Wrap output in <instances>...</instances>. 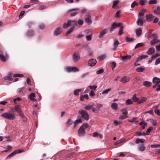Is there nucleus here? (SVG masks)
<instances>
[{
	"label": "nucleus",
	"instance_id": "obj_61",
	"mask_svg": "<svg viewBox=\"0 0 160 160\" xmlns=\"http://www.w3.org/2000/svg\"><path fill=\"white\" fill-rule=\"evenodd\" d=\"M104 71V69H100L97 71L96 72V73L97 74H99L102 73Z\"/></svg>",
	"mask_w": 160,
	"mask_h": 160
},
{
	"label": "nucleus",
	"instance_id": "obj_29",
	"mask_svg": "<svg viewBox=\"0 0 160 160\" xmlns=\"http://www.w3.org/2000/svg\"><path fill=\"white\" fill-rule=\"evenodd\" d=\"M146 148L144 144L140 145L138 146V149L140 151L143 152L145 150Z\"/></svg>",
	"mask_w": 160,
	"mask_h": 160
},
{
	"label": "nucleus",
	"instance_id": "obj_31",
	"mask_svg": "<svg viewBox=\"0 0 160 160\" xmlns=\"http://www.w3.org/2000/svg\"><path fill=\"white\" fill-rule=\"evenodd\" d=\"M126 140L125 138H122L120 139L119 140L116 141L114 143V145H116L119 144L121 143L122 142L125 141Z\"/></svg>",
	"mask_w": 160,
	"mask_h": 160
},
{
	"label": "nucleus",
	"instance_id": "obj_40",
	"mask_svg": "<svg viewBox=\"0 0 160 160\" xmlns=\"http://www.w3.org/2000/svg\"><path fill=\"white\" fill-rule=\"evenodd\" d=\"M137 35L138 36H140L142 34V30L141 28L137 29L136 31Z\"/></svg>",
	"mask_w": 160,
	"mask_h": 160
},
{
	"label": "nucleus",
	"instance_id": "obj_54",
	"mask_svg": "<svg viewBox=\"0 0 160 160\" xmlns=\"http://www.w3.org/2000/svg\"><path fill=\"white\" fill-rule=\"evenodd\" d=\"M125 103L127 105H130L132 103V102L131 99H128L126 101Z\"/></svg>",
	"mask_w": 160,
	"mask_h": 160
},
{
	"label": "nucleus",
	"instance_id": "obj_45",
	"mask_svg": "<svg viewBox=\"0 0 160 160\" xmlns=\"http://www.w3.org/2000/svg\"><path fill=\"white\" fill-rule=\"evenodd\" d=\"M82 90L80 89H76L74 91V95L75 96L78 95L79 94V92H81Z\"/></svg>",
	"mask_w": 160,
	"mask_h": 160
},
{
	"label": "nucleus",
	"instance_id": "obj_41",
	"mask_svg": "<svg viewBox=\"0 0 160 160\" xmlns=\"http://www.w3.org/2000/svg\"><path fill=\"white\" fill-rule=\"evenodd\" d=\"M145 70V68H137L136 70V72H143Z\"/></svg>",
	"mask_w": 160,
	"mask_h": 160
},
{
	"label": "nucleus",
	"instance_id": "obj_17",
	"mask_svg": "<svg viewBox=\"0 0 160 160\" xmlns=\"http://www.w3.org/2000/svg\"><path fill=\"white\" fill-rule=\"evenodd\" d=\"M35 96V94L34 93H31L28 97V99L33 102H35L37 101L36 99L34 98Z\"/></svg>",
	"mask_w": 160,
	"mask_h": 160
},
{
	"label": "nucleus",
	"instance_id": "obj_38",
	"mask_svg": "<svg viewBox=\"0 0 160 160\" xmlns=\"http://www.w3.org/2000/svg\"><path fill=\"white\" fill-rule=\"evenodd\" d=\"M137 24L140 26H142L143 25V22L141 18H138L137 22Z\"/></svg>",
	"mask_w": 160,
	"mask_h": 160
},
{
	"label": "nucleus",
	"instance_id": "obj_23",
	"mask_svg": "<svg viewBox=\"0 0 160 160\" xmlns=\"http://www.w3.org/2000/svg\"><path fill=\"white\" fill-rule=\"evenodd\" d=\"M119 44V42L118 41L117 39L115 40L113 43L114 48L113 50H115Z\"/></svg>",
	"mask_w": 160,
	"mask_h": 160
},
{
	"label": "nucleus",
	"instance_id": "obj_25",
	"mask_svg": "<svg viewBox=\"0 0 160 160\" xmlns=\"http://www.w3.org/2000/svg\"><path fill=\"white\" fill-rule=\"evenodd\" d=\"M153 12L154 14L156 15H160V7L158 6L157 9L154 10Z\"/></svg>",
	"mask_w": 160,
	"mask_h": 160
},
{
	"label": "nucleus",
	"instance_id": "obj_60",
	"mask_svg": "<svg viewBox=\"0 0 160 160\" xmlns=\"http://www.w3.org/2000/svg\"><path fill=\"white\" fill-rule=\"evenodd\" d=\"M160 56V54L158 53H157L153 55L152 56V59H154L155 58H157V57Z\"/></svg>",
	"mask_w": 160,
	"mask_h": 160
},
{
	"label": "nucleus",
	"instance_id": "obj_22",
	"mask_svg": "<svg viewBox=\"0 0 160 160\" xmlns=\"http://www.w3.org/2000/svg\"><path fill=\"white\" fill-rule=\"evenodd\" d=\"M72 23L74 25H77V24L80 25H82L83 23V21L82 20H79L78 22L76 21H72Z\"/></svg>",
	"mask_w": 160,
	"mask_h": 160
},
{
	"label": "nucleus",
	"instance_id": "obj_14",
	"mask_svg": "<svg viewBox=\"0 0 160 160\" xmlns=\"http://www.w3.org/2000/svg\"><path fill=\"white\" fill-rule=\"evenodd\" d=\"M154 18V16L152 14H147L146 16V20L148 22H151Z\"/></svg>",
	"mask_w": 160,
	"mask_h": 160
},
{
	"label": "nucleus",
	"instance_id": "obj_11",
	"mask_svg": "<svg viewBox=\"0 0 160 160\" xmlns=\"http://www.w3.org/2000/svg\"><path fill=\"white\" fill-rule=\"evenodd\" d=\"M86 17L85 19V21L88 23V24H91L92 21L91 19V17L89 14H88L86 15Z\"/></svg>",
	"mask_w": 160,
	"mask_h": 160
},
{
	"label": "nucleus",
	"instance_id": "obj_8",
	"mask_svg": "<svg viewBox=\"0 0 160 160\" xmlns=\"http://www.w3.org/2000/svg\"><path fill=\"white\" fill-rule=\"evenodd\" d=\"M85 32L87 34H88L89 33V32H90V34L88 35H87L86 36V39L88 41H91L92 40V30L90 29L89 30H86L85 31Z\"/></svg>",
	"mask_w": 160,
	"mask_h": 160
},
{
	"label": "nucleus",
	"instance_id": "obj_37",
	"mask_svg": "<svg viewBox=\"0 0 160 160\" xmlns=\"http://www.w3.org/2000/svg\"><path fill=\"white\" fill-rule=\"evenodd\" d=\"M146 9L145 8H143L139 13V16L142 17L143 16L144 13L146 12Z\"/></svg>",
	"mask_w": 160,
	"mask_h": 160
},
{
	"label": "nucleus",
	"instance_id": "obj_46",
	"mask_svg": "<svg viewBox=\"0 0 160 160\" xmlns=\"http://www.w3.org/2000/svg\"><path fill=\"white\" fill-rule=\"evenodd\" d=\"M149 120L150 122L152 124L153 126H156L157 123L156 120L152 119H150Z\"/></svg>",
	"mask_w": 160,
	"mask_h": 160
},
{
	"label": "nucleus",
	"instance_id": "obj_63",
	"mask_svg": "<svg viewBox=\"0 0 160 160\" xmlns=\"http://www.w3.org/2000/svg\"><path fill=\"white\" fill-rule=\"evenodd\" d=\"M116 63L115 62H113L111 63V67L112 69L115 68L116 66Z\"/></svg>",
	"mask_w": 160,
	"mask_h": 160
},
{
	"label": "nucleus",
	"instance_id": "obj_59",
	"mask_svg": "<svg viewBox=\"0 0 160 160\" xmlns=\"http://www.w3.org/2000/svg\"><path fill=\"white\" fill-rule=\"evenodd\" d=\"M121 123V122H118L116 120H115L113 122V124L115 126H117L119 124Z\"/></svg>",
	"mask_w": 160,
	"mask_h": 160
},
{
	"label": "nucleus",
	"instance_id": "obj_30",
	"mask_svg": "<svg viewBox=\"0 0 160 160\" xmlns=\"http://www.w3.org/2000/svg\"><path fill=\"white\" fill-rule=\"evenodd\" d=\"M143 85L146 87H149L152 85V82L149 81H145L143 82Z\"/></svg>",
	"mask_w": 160,
	"mask_h": 160
},
{
	"label": "nucleus",
	"instance_id": "obj_10",
	"mask_svg": "<svg viewBox=\"0 0 160 160\" xmlns=\"http://www.w3.org/2000/svg\"><path fill=\"white\" fill-rule=\"evenodd\" d=\"M122 25V24L121 23H117L116 22H114L112 25L110 30V31H112L114 29H116L117 27H119L121 26Z\"/></svg>",
	"mask_w": 160,
	"mask_h": 160
},
{
	"label": "nucleus",
	"instance_id": "obj_2",
	"mask_svg": "<svg viewBox=\"0 0 160 160\" xmlns=\"http://www.w3.org/2000/svg\"><path fill=\"white\" fill-rule=\"evenodd\" d=\"M1 117L7 119L12 120L15 118V115L11 112H4L1 115Z\"/></svg>",
	"mask_w": 160,
	"mask_h": 160
},
{
	"label": "nucleus",
	"instance_id": "obj_20",
	"mask_svg": "<svg viewBox=\"0 0 160 160\" xmlns=\"http://www.w3.org/2000/svg\"><path fill=\"white\" fill-rule=\"evenodd\" d=\"M155 52V49L153 47L150 48L148 50L147 52V53L148 55H151L153 53H154Z\"/></svg>",
	"mask_w": 160,
	"mask_h": 160
},
{
	"label": "nucleus",
	"instance_id": "obj_55",
	"mask_svg": "<svg viewBox=\"0 0 160 160\" xmlns=\"http://www.w3.org/2000/svg\"><path fill=\"white\" fill-rule=\"evenodd\" d=\"M143 44L142 43H139L137 44L135 47V49L139 48V47L143 46Z\"/></svg>",
	"mask_w": 160,
	"mask_h": 160
},
{
	"label": "nucleus",
	"instance_id": "obj_58",
	"mask_svg": "<svg viewBox=\"0 0 160 160\" xmlns=\"http://www.w3.org/2000/svg\"><path fill=\"white\" fill-rule=\"evenodd\" d=\"M23 77V75L22 74H14L13 75V77H14V78H15V77Z\"/></svg>",
	"mask_w": 160,
	"mask_h": 160
},
{
	"label": "nucleus",
	"instance_id": "obj_32",
	"mask_svg": "<svg viewBox=\"0 0 160 160\" xmlns=\"http://www.w3.org/2000/svg\"><path fill=\"white\" fill-rule=\"evenodd\" d=\"M75 28L74 27H71L69 29V30L67 31L66 34V36H67L68 35L70 34L71 32L73 31L74 28Z\"/></svg>",
	"mask_w": 160,
	"mask_h": 160
},
{
	"label": "nucleus",
	"instance_id": "obj_36",
	"mask_svg": "<svg viewBox=\"0 0 160 160\" xmlns=\"http://www.w3.org/2000/svg\"><path fill=\"white\" fill-rule=\"evenodd\" d=\"M132 99L134 102H138L139 100V98L136 97V95L135 94L133 95L132 98Z\"/></svg>",
	"mask_w": 160,
	"mask_h": 160
},
{
	"label": "nucleus",
	"instance_id": "obj_16",
	"mask_svg": "<svg viewBox=\"0 0 160 160\" xmlns=\"http://www.w3.org/2000/svg\"><path fill=\"white\" fill-rule=\"evenodd\" d=\"M131 57V56L130 55L124 56L121 57L120 59L123 62H125L128 60L130 59Z\"/></svg>",
	"mask_w": 160,
	"mask_h": 160
},
{
	"label": "nucleus",
	"instance_id": "obj_27",
	"mask_svg": "<svg viewBox=\"0 0 160 160\" xmlns=\"http://www.w3.org/2000/svg\"><path fill=\"white\" fill-rule=\"evenodd\" d=\"M137 118L135 117H133L132 119H128V121L130 122H134L135 124H137L138 121H137Z\"/></svg>",
	"mask_w": 160,
	"mask_h": 160
},
{
	"label": "nucleus",
	"instance_id": "obj_7",
	"mask_svg": "<svg viewBox=\"0 0 160 160\" xmlns=\"http://www.w3.org/2000/svg\"><path fill=\"white\" fill-rule=\"evenodd\" d=\"M80 58L79 53L77 52H74L72 55V60L75 62L78 61Z\"/></svg>",
	"mask_w": 160,
	"mask_h": 160
},
{
	"label": "nucleus",
	"instance_id": "obj_62",
	"mask_svg": "<svg viewBox=\"0 0 160 160\" xmlns=\"http://www.w3.org/2000/svg\"><path fill=\"white\" fill-rule=\"evenodd\" d=\"M157 2L156 0H151L149 1V4H155Z\"/></svg>",
	"mask_w": 160,
	"mask_h": 160
},
{
	"label": "nucleus",
	"instance_id": "obj_50",
	"mask_svg": "<svg viewBox=\"0 0 160 160\" xmlns=\"http://www.w3.org/2000/svg\"><path fill=\"white\" fill-rule=\"evenodd\" d=\"M136 135L137 136H140L141 135H146V133L144 132H137Z\"/></svg>",
	"mask_w": 160,
	"mask_h": 160
},
{
	"label": "nucleus",
	"instance_id": "obj_49",
	"mask_svg": "<svg viewBox=\"0 0 160 160\" xmlns=\"http://www.w3.org/2000/svg\"><path fill=\"white\" fill-rule=\"evenodd\" d=\"M147 0H140L139 3L140 4L142 5H145L147 3Z\"/></svg>",
	"mask_w": 160,
	"mask_h": 160
},
{
	"label": "nucleus",
	"instance_id": "obj_47",
	"mask_svg": "<svg viewBox=\"0 0 160 160\" xmlns=\"http://www.w3.org/2000/svg\"><path fill=\"white\" fill-rule=\"evenodd\" d=\"M34 34V32L32 30L28 31L27 33V35L28 36H32Z\"/></svg>",
	"mask_w": 160,
	"mask_h": 160
},
{
	"label": "nucleus",
	"instance_id": "obj_12",
	"mask_svg": "<svg viewBox=\"0 0 160 160\" xmlns=\"http://www.w3.org/2000/svg\"><path fill=\"white\" fill-rule=\"evenodd\" d=\"M130 78L129 77L124 76L120 80V81L123 83H126L129 81Z\"/></svg>",
	"mask_w": 160,
	"mask_h": 160
},
{
	"label": "nucleus",
	"instance_id": "obj_33",
	"mask_svg": "<svg viewBox=\"0 0 160 160\" xmlns=\"http://www.w3.org/2000/svg\"><path fill=\"white\" fill-rule=\"evenodd\" d=\"M145 142V140L143 139H139L137 138L135 141V143L136 144H138L140 142L141 143H143Z\"/></svg>",
	"mask_w": 160,
	"mask_h": 160
},
{
	"label": "nucleus",
	"instance_id": "obj_42",
	"mask_svg": "<svg viewBox=\"0 0 160 160\" xmlns=\"http://www.w3.org/2000/svg\"><path fill=\"white\" fill-rule=\"evenodd\" d=\"M0 59L2 62H5L7 60V58L2 54H0Z\"/></svg>",
	"mask_w": 160,
	"mask_h": 160
},
{
	"label": "nucleus",
	"instance_id": "obj_56",
	"mask_svg": "<svg viewBox=\"0 0 160 160\" xmlns=\"http://www.w3.org/2000/svg\"><path fill=\"white\" fill-rule=\"evenodd\" d=\"M151 148H160V144H153L151 146Z\"/></svg>",
	"mask_w": 160,
	"mask_h": 160
},
{
	"label": "nucleus",
	"instance_id": "obj_52",
	"mask_svg": "<svg viewBox=\"0 0 160 160\" xmlns=\"http://www.w3.org/2000/svg\"><path fill=\"white\" fill-rule=\"evenodd\" d=\"M134 40L133 38H129L128 37H126V41L127 42H129Z\"/></svg>",
	"mask_w": 160,
	"mask_h": 160
},
{
	"label": "nucleus",
	"instance_id": "obj_44",
	"mask_svg": "<svg viewBox=\"0 0 160 160\" xmlns=\"http://www.w3.org/2000/svg\"><path fill=\"white\" fill-rule=\"evenodd\" d=\"M123 26H121L120 28L118 33L119 35H121L123 33Z\"/></svg>",
	"mask_w": 160,
	"mask_h": 160
},
{
	"label": "nucleus",
	"instance_id": "obj_48",
	"mask_svg": "<svg viewBox=\"0 0 160 160\" xmlns=\"http://www.w3.org/2000/svg\"><path fill=\"white\" fill-rule=\"evenodd\" d=\"M92 106H93L92 105H90V104H88V105H86L85 107V109L86 110H90L91 108L92 109Z\"/></svg>",
	"mask_w": 160,
	"mask_h": 160
},
{
	"label": "nucleus",
	"instance_id": "obj_53",
	"mask_svg": "<svg viewBox=\"0 0 160 160\" xmlns=\"http://www.w3.org/2000/svg\"><path fill=\"white\" fill-rule=\"evenodd\" d=\"M153 128L152 127H150L148 128L146 131V135H148L151 132V131L153 129Z\"/></svg>",
	"mask_w": 160,
	"mask_h": 160
},
{
	"label": "nucleus",
	"instance_id": "obj_26",
	"mask_svg": "<svg viewBox=\"0 0 160 160\" xmlns=\"http://www.w3.org/2000/svg\"><path fill=\"white\" fill-rule=\"evenodd\" d=\"M107 57V55L106 54H103L98 56L97 58V59L99 61H102L104 60Z\"/></svg>",
	"mask_w": 160,
	"mask_h": 160
},
{
	"label": "nucleus",
	"instance_id": "obj_51",
	"mask_svg": "<svg viewBox=\"0 0 160 160\" xmlns=\"http://www.w3.org/2000/svg\"><path fill=\"white\" fill-rule=\"evenodd\" d=\"M119 0H116L113 2L112 8H114L119 3Z\"/></svg>",
	"mask_w": 160,
	"mask_h": 160
},
{
	"label": "nucleus",
	"instance_id": "obj_4",
	"mask_svg": "<svg viewBox=\"0 0 160 160\" xmlns=\"http://www.w3.org/2000/svg\"><path fill=\"white\" fill-rule=\"evenodd\" d=\"M102 104L100 103H97L95 105V107H93L92 108V111L96 113H98L99 111L102 108Z\"/></svg>",
	"mask_w": 160,
	"mask_h": 160
},
{
	"label": "nucleus",
	"instance_id": "obj_15",
	"mask_svg": "<svg viewBox=\"0 0 160 160\" xmlns=\"http://www.w3.org/2000/svg\"><path fill=\"white\" fill-rule=\"evenodd\" d=\"M107 29H104L101 31L98 36L99 38H102L107 33Z\"/></svg>",
	"mask_w": 160,
	"mask_h": 160
},
{
	"label": "nucleus",
	"instance_id": "obj_1",
	"mask_svg": "<svg viewBox=\"0 0 160 160\" xmlns=\"http://www.w3.org/2000/svg\"><path fill=\"white\" fill-rule=\"evenodd\" d=\"M15 111L18 112V114L23 119V120L25 121L26 120V118L24 116L23 112L21 109V107L19 105H17L15 106Z\"/></svg>",
	"mask_w": 160,
	"mask_h": 160
},
{
	"label": "nucleus",
	"instance_id": "obj_6",
	"mask_svg": "<svg viewBox=\"0 0 160 160\" xmlns=\"http://www.w3.org/2000/svg\"><path fill=\"white\" fill-rule=\"evenodd\" d=\"M65 70L69 72H77L79 71V69L76 67H67L65 68Z\"/></svg>",
	"mask_w": 160,
	"mask_h": 160
},
{
	"label": "nucleus",
	"instance_id": "obj_19",
	"mask_svg": "<svg viewBox=\"0 0 160 160\" xmlns=\"http://www.w3.org/2000/svg\"><path fill=\"white\" fill-rule=\"evenodd\" d=\"M152 82L156 85H158L160 83V78L155 77L152 79Z\"/></svg>",
	"mask_w": 160,
	"mask_h": 160
},
{
	"label": "nucleus",
	"instance_id": "obj_9",
	"mask_svg": "<svg viewBox=\"0 0 160 160\" xmlns=\"http://www.w3.org/2000/svg\"><path fill=\"white\" fill-rule=\"evenodd\" d=\"M78 134L79 136L81 137L85 134V130L83 127H81L78 129Z\"/></svg>",
	"mask_w": 160,
	"mask_h": 160
},
{
	"label": "nucleus",
	"instance_id": "obj_34",
	"mask_svg": "<svg viewBox=\"0 0 160 160\" xmlns=\"http://www.w3.org/2000/svg\"><path fill=\"white\" fill-rule=\"evenodd\" d=\"M148 56L147 55H142L137 58V62H138L139 61L143 59H145Z\"/></svg>",
	"mask_w": 160,
	"mask_h": 160
},
{
	"label": "nucleus",
	"instance_id": "obj_18",
	"mask_svg": "<svg viewBox=\"0 0 160 160\" xmlns=\"http://www.w3.org/2000/svg\"><path fill=\"white\" fill-rule=\"evenodd\" d=\"M97 63L96 60L94 59H92L88 61V65L91 66H94Z\"/></svg>",
	"mask_w": 160,
	"mask_h": 160
},
{
	"label": "nucleus",
	"instance_id": "obj_13",
	"mask_svg": "<svg viewBox=\"0 0 160 160\" xmlns=\"http://www.w3.org/2000/svg\"><path fill=\"white\" fill-rule=\"evenodd\" d=\"M62 29L61 28H57L54 32V35L56 36L59 35L62 32Z\"/></svg>",
	"mask_w": 160,
	"mask_h": 160
},
{
	"label": "nucleus",
	"instance_id": "obj_64",
	"mask_svg": "<svg viewBox=\"0 0 160 160\" xmlns=\"http://www.w3.org/2000/svg\"><path fill=\"white\" fill-rule=\"evenodd\" d=\"M127 117H128V116L126 115H121L119 116V118L121 120H123Z\"/></svg>",
	"mask_w": 160,
	"mask_h": 160
},
{
	"label": "nucleus",
	"instance_id": "obj_21",
	"mask_svg": "<svg viewBox=\"0 0 160 160\" xmlns=\"http://www.w3.org/2000/svg\"><path fill=\"white\" fill-rule=\"evenodd\" d=\"M160 42V40H158L157 39H153L150 41V44L152 46H154L156 43Z\"/></svg>",
	"mask_w": 160,
	"mask_h": 160
},
{
	"label": "nucleus",
	"instance_id": "obj_28",
	"mask_svg": "<svg viewBox=\"0 0 160 160\" xmlns=\"http://www.w3.org/2000/svg\"><path fill=\"white\" fill-rule=\"evenodd\" d=\"M147 100V98L145 97H143L140 99L139 101L138 102V103L141 104V103H143L145 101H146Z\"/></svg>",
	"mask_w": 160,
	"mask_h": 160
},
{
	"label": "nucleus",
	"instance_id": "obj_43",
	"mask_svg": "<svg viewBox=\"0 0 160 160\" xmlns=\"http://www.w3.org/2000/svg\"><path fill=\"white\" fill-rule=\"evenodd\" d=\"M82 122V120L81 119H78V120H76L74 122V126H76L79 123H81Z\"/></svg>",
	"mask_w": 160,
	"mask_h": 160
},
{
	"label": "nucleus",
	"instance_id": "obj_35",
	"mask_svg": "<svg viewBox=\"0 0 160 160\" xmlns=\"http://www.w3.org/2000/svg\"><path fill=\"white\" fill-rule=\"evenodd\" d=\"M111 107L112 109L117 110L118 108V105L116 103H113L111 105Z\"/></svg>",
	"mask_w": 160,
	"mask_h": 160
},
{
	"label": "nucleus",
	"instance_id": "obj_39",
	"mask_svg": "<svg viewBox=\"0 0 160 160\" xmlns=\"http://www.w3.org/2000/svg\"><path fill=\"white\" fill-rule=\"evenodd\" d=\"M11 74V73H10L9 75L8 76H6L4 77V79L5 80H9L10 81H12L13 78H12Z\"/></svg>",
	"mask_w": 160,
	"mask_h": 160
},
{
	"label": "nucleus",
	"instance_id": "obj_57",
	"mask_svg": "<svg viewBox=\"0 0 160 160\" xmlns=\"http://www.w3.org/2000/svg\"><path fill=\"white\" fill-rule=\"evenodd\" d=\"M111 89L110 88H108L105 90H104L102 92V94H107L108 92L110 91Z\"/></svg>",
	"mask_w": 160,
	"mask_h": 160
},
{
	"label": "nucleus",
	"instance_id": "obj_24",
	"mask_svg": "<svg viewBox=\"0 0 160 160\" xmlns=\"http://www.w3.org/2000/svg\"><path fill=\"white\" fill-rule=\"evenodd\" d=\"M72 23V21L69 20L67 23H65L63 25V28H67L71 25Z\"/></svg>",
	"mask_w": 160,
	"mask_h": 160
},
{
	"label": "nucleus",
	"instance_id": "obj_3",
	"mask_svg": "<svg viewBox=\"0 0 160 160\" xmlns=\"http://www.w3.org/2000/svg\"><path fill=\"white\" fill-rule=\"evenodd\" d=\"M24 152L23 150L17 149L15 150L14 152L9 154L7 157V159H10L13 156L17 154L21 153Z\"/></svg>",
	"mask_w": 160,
	"mask_h": 160
},
{
	"label": "nucleus",
	"instance_id": "obj_5",
	"mask_svg": "<svg viewBox=\"0 0 160 160\" xmlns=\"http://www.w3.org/2000/svg\"><path fill=\"white\" fill-rule=\"evenodd\" d=\"M79 113L81 115L82 117L84 118L86 120H88L89 119V115L86 111L80 110L79 111Z\"/></svg>",
	"mask_w": 160,
	"mask_h": 160
}]
</instances>
